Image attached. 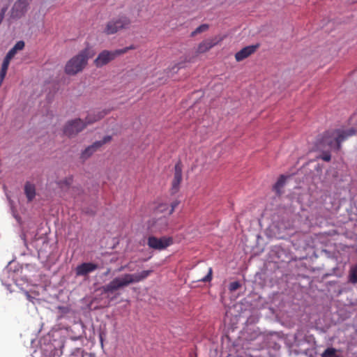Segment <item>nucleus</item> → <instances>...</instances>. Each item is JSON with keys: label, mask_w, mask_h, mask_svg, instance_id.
Segmentation results:
<instances>
[{"label": "nucleus", "mask_w": 357, "mask_h": 357, "mask_svg": "<svg viewBox=\"0 0 357 357\" xmlns=\"http://www.w3.org/2000/svg\"><path fill=\"white\" fill-rule=\"evenodd\" d=\"M95 54L96 52L93 47L86 46L67 61L64 68L65 73L68 75H75L82 72L86 66L89 59Z\"/></svg>", "instance_id": "nucleus-2"}, {"label": "nucleus", "mask_w": 357, "mask_h": 357, "mask_svg": "<svg viewBox=\"0 0 357 357\" xmlns=\"http://www.w3.org/2000/svg\"><path fill=\"white\" fill-rule=\"evenodd\" d=\"M132 45H130L114 51L103 50L99 53L97 58L94 60V64L97 68H101L114 60L117 56L126 53L129 50H132Z\"/></svg>", "instance_id": "nucleus-4"}, {"label": "nucleus", "mask_w": 357, "mask_h": 357, "mask_svg": "<svg viewBox=\"0 0 357 357\" xmlns=\"http://www.w3.org/2000/svg\"><path fill=\"white\" fill-rule=\"evenodd\" d=\"M112 139L111 136H105L103 137L102 140L95 142L91 146H89L86 147L81 154V158L83 160H86L89 158L91 155H93V153L97 151L100 147H102L104 144L106 143L110 142Z\"/></svg>", "instance_id": "nucleus-8"}, {"label": "nucleus", "mask_w": 357, "mask_h": 357, "mask_svg": "<svg viewBox=\"0 0 357 357\" xmlns=\"http://www.w3.org/2000/svg\"><path fill=\"white\" fill-rule=\"evenodd\" d=\"M321 356V357H341L337 354V350L333 347L327 348Z\"/></svg>", "instance_id": "nucleus-18"}, {"label": "nucleus", "mask_w": 357, "mask_h": 357, "mask_svg": "<svg viewBox=\"0 0 357 357\" xmlns=\"http://www.w3.org/2000/svg\"><path fill=\"white\" fill-rule=\"evenodd\" d=\"M6 73H7V71H2V70H1V72H0V86L1 85V84L3 82V80L4 79L6 75Z\"/></svg>", "instance_id": "nucleus-29"}, {"label": "nucleus", "mask_w": 357, "mask_h": 357, "mask_svg": "<svg viewBox=\"0 0 357 357\" xmlns=\"http://www.w3.org/2000/svg\"><path fill=\"white\" fill-rule=\"evenodd\" d=\"M323 160L328 162L331 159V155L329 152H324L320 157Z\"/></svg>", "instance_id": "nucleus-26"}, {"label": "nucleus", "mask_w": 357, "mask_h": 357, "mask_svg": "<svg viewBox=\"0 0 357 357\" xmlns=\"http://www.w3.org/2000/svg\"><path fill=\"white\" fill-rule=\"evenodd\" d=\"M167 218L163 216L156 220H153L150 224L149 228L153 232H161L167 229Z\"/></svg>", "instance_id": "nucleus-10"}, {"label": "nucleus", "mask_w": 357, "mask_h": 357, "mask_svg": "<svg viewBox=\"0 0 357 357\" xmlns=\"http://www.w3.org/2000/svg\"><path fill=\"white\" fill-rule=\"evenodd\" d=\"M98 268V265L93 263H82L75 269L77 276H85Z\"/></svg>", "instance_id": "nucleus-12"}, {"label": "nucleus", "mask_w": 357, "mask_h": 357, "mask_svg": "<svg viewBox=\"0 0 357 357\" xmlns=\"http://www.w3.org/2000/svg\"><path fill=\"white\" fill-rule=\"evenodd\" d=\"M16 52L13 49L11 48L8 52L7 53L8 55H9L10 57L13 58L15 56V55L16 54Z\"/></svg>", "instance_id": "nucleus-30"}, {"label": "nucleus", "mask_w": 357, "mask_h": 357, "mask_svg": "<svg viewBox=\"0 0 357 357\" xmlns=\"http://www.w3.org/2000/svg\"><path fill=\"white\" fill-rule=\"evenodd\" d=\"M24 47V43L22 40H20L16 43L13 49L17 52V50H22Z\"/></svg>", "instance_id": "nucleus-23"}, {"label": "nucleus", "mask_w": 357, "mask_h": 357, "mask_svg": "<svg viewBox=\"0 0 357 357\" xmlns=\"http://www.w3.org/2000/svg\"><path fill=\"white\" fill-rule=\"evenodd\" d=\"M134 281L133 275H126L112 280L109 283L103 287V291L106 294H113L116 291L126 287Z\"/></svg>", "instance_id": "nucleus-5"}, {"label": "nucleus", "mask_w": 357, "mask_h": 357, "mask_svg": "<svg viewBox=\"0 0 357 357\" xmlns=\"http://www.w3.org/2000/svg\"><path fill=\"white\" fill-rule=\"evenodd\" d=\"M103 116L104 114L99 112L93 119H91V116L89 115L86 118L85 121L80 119L68 121L63 127V133L70 137H74L83 130L88 124L97 121Z\"/></svg>", "instance_id": "nucleus-3"}, {"label": "nucleus", "mask_w": 357, "mask_h": 357, "mask_svg": "<svg viewBox=\"0 0 357 357\" xmlns=\"http://www.w3.org/2000/svg\"><path fill=\"white\" fill-rule=\"evenodd\" d=\"M286 178V176H284V175H281L278 180L277 181V182L275 183V184L274 185L273 188L278 193L280 192L281 188H282L283 186L284 185Z\"/></svg>", "instance_id": "nucleus-17"}, {"label": "nucleus", "mask_w": 357, "mask_h": 357, "mask_svg": "<svg viewBox=\"0 0 357 357\" xmlns=\"http://www.w3.org/2000/svg\"><path fill=\"white\" fill-rule=\"evenodd\" d=\"M153 256V252L148 248H144L142 250H138L137 257L139 260L147 261L150 259Z\"/></svg>", "instance_id": "nucleus-15"}, {"label": "nucleus", "mask_w": 357, "mask_h": 357, "mask_svg": "<svg viewBox=\"0 0 357 357\" xmlns=\"http://www.w3.org/2000/svg\"><path fill=\"white\" fill-rule=\"evenodd\" d=\"M241 287V283L238 281L232 282L229 284V289L230 291H234Z\"/></svg>", "instance_id": "nucleus-22"}, {"label": "nucleus", "mask_w": 357, "mask_h": 357, "mask_svg": "<svg viewBox=\"0 0 357 357\" xmlns=\"http://www.w3.org/2000/svg\"><path fill=\"white\" fill-rule=\"evenodd\" d=\"M9 64H10L9 62H7V61H4L3 60L1 70H2V71H7L8 68V66H9Z\"/></svg>", "instance_id": "nucleus-28"}, {"label": "nucleus", "mask_w": 357, "mask_h": 357, "mask_svg": "<svg viewBox=\"0 0 357 357\" xmlns=\"http://www.w3.org/2000/svg\"><path fill=\"white\" fill-rule=\"evenodd\" d=\"M130 24V20L124 15L109 21L105 28L104 33L107 35L114 34L119 30L127 28Z\"/></svg>", "instance_id": "nucleus-6"}, {"label": "nucleus", "mask_w": 357, "mask_h": 357, "mask_svg": "<svg viewBox=\"0 0 357 357\" xmlns=\"http://www.w3.org/2000/svg\"><path fill=\"white\" fill-rule=\"evenodd\" d=\"M24 193L29 202H31L36 196L35 185L29 182H26L24 185Z\"/></svg>", "instance_id": "nucleus-14"}, {"label": "nucleus", "mask_w": 357, "mask_h": 357, "mask_svg": "<svg viewBox=\"0 0 357 357\" xmlns=\"http://www.w3.org/2000/svg\"><path fill=\"white\" fill-rule=\"evenodd\" d=\"M355 135L356 130L354 128L328 130L318 140L317 147L319 149L328 147L331 150L338 151L341 149L342 142Z\"/></svg>", "instance_id": "nucleus-1"}, {"label": "nucleus", "mask_w": 357, "mask_h": 357, "mask_svg": "<svg viewBox=\"0 0 357 357\" xmlns=\"http://www.w3.org/2000/svg\"><path fill=\"white\" fill-rule=\"evenodd\" d=\"M182 181V167L181 162H178L174 166V175L172 183V193H176L179 190L180 183Z\"/></svg>", "instance_id": "nucleus-9"}, {"label": "nucleus", "mask_w": 357, "mask_h": 357, "mask_svg": "<svg viewBox=\"0 0 357 357\" xmlns=\"http://www.w3.org/2000/svg\"><path fill=\"white\" fill-rule=\"evenodd\" d=\"M13 58L10 57L9 55L6 54V56H5L4 58V61H7V62H10V60L12 59Z\"/></svg>", "instance_id": "nucleus-31"}, {"label": "nucleus", "mask_w": 357, "mask_h": 357, "mask_svg": "<svg viewBox=\"0 0 357 357\" xmlns=\"http://www.w3.org/2000/svg\"><path fill=\"white\" fill-rule=\"evenodd\" d=\"M218 41L215 39H207L202 41L197 47V53H204L217 45Z\"/></svg>", "instance_id": "nucleus-13"}, {"label": "nucleus", "mask_w": 357, "mask_h": 357, "mask_svg": "<svg viewBox=\"0 0 357 357\" xmlns=\"http://www.w3.org/2000/svg\"><path fill=\"white\" fill-rule=\"evenodd\" d=\"M258 47L259 45H249L243 47L235 54L236 61H241L248 58L251 54H254Z\"/></svg>", "instance_id": "nucleus-11"}, {"label": "nucleus", "mask_w": 357, "mask_h": 357, "mask_svg": "<svg viewBox=\"0 0 357 357\" xmlns=\"http://www.w3.org/2000/svg\"><path fill=\"white\" fill-rule=\"evenodd\" d=\"M168 205L167 204H160L157 207V211L161 213L166 211L168 209Z\"/></svg>", "instance_id": "nucleus-24"}, {"label": "nucleus", "mask_w": 357, "mask_h": 357, "mask_svg": "<svg viewBox=\"0 0 357 357\" xmlns=\"http://www.w3.org/2000/svg\"><path fill=\"white\" fill-rule=\"evenodd\" d=\"M357 133V130H356V134Z\"/></svg>", "instance_id": "nucleus-33"}, {"label": "nucleus", "mask_w": 357, "mask_h": 357, "mask_svg": "<svg viewBox=\"0 0 357 357\" xmlns=\"http://www.w3.org/2000/svg\"><path fill=\"white\" fill-rule=\"evenodd\" d=\"M178 204H179V202H178V201H174V202H172V203L171 204V208L169 209V212H168V214H169V215L172 214V213L174 212V211L175 208H176Z\"/></svg>", "instance_id": "nucleus-27"}, {"label": "nucleus", "mask_w": 357, "mask_h": 357, "mask_svg": "<svg viewBox=\"0 0 357 357\" xmlns=\"http://www.w3.org/2000/svg\"><path fill=\"white\" fill-rule=\"evenodd\" d=\"M151 273H152L151 270H146V271H143L137 275L135 274V282L145 279L146 278H147L149 275V274Z\"/></svg>", "instance_id": "nucleus-19"}, {"label": "nucleus", "mask_w": 357, "mask_h": 357, "mask_svg": "<svg viewBox=\"0 0 357 357\" xmlns=\"http://www.w3.org/2000/svg\"><path fill=\"white\" fill-rule=\"evenodd\" d=\"M295 337H296V338H297V337H298V333L295 334Z\"/></svg>", "instance_id": "nucleus-32"}, {"label": "nucleus", "mask_w": 357, "mask_h": 357, "mask_svg": "<svg viewBox=\"0 0 357 357\" xmlns=\"http://www.w3.org/2000/svg\"><path fill=\"white\" fill-rule=\"evenodd\" d=\"M172 238L167 236L157 238L154 236H150L147 238L148 247L151 250L153 249L158 251L165 250L167 247L172 245Z\"/></svg>", "instance_id": "nucleus-7"}, {"label": "nucleus", "mask_w": 357, "mask_h": 357, "mask_svg": "<svg viewBox=\"0 0 357 357\" xmlns=\"http://www.w3.org/2000/svg\"><path fill=\"white\" fill-rule=\"evenodd\" d=\"M208 29V25L206 24H203L199 26L191 33V36H195V35L200 33L202 32L206 31Z\"/></svg>", "instance_id": "nucleus-20"}, {"label": "nucleus", "mask_w": 357, "mask_h": 357, "mask_svg": "<svg viewBox=\"0 0 357 357\" xmlns=\"http://www.w3.org/2000/svg\"><path fill=\"white\" fill-rule=\"evenodd\" d=\"M349 280L353 284L357 283V265L353 266L350 268L349 272Z\"/></svg>", "instance_id": "nucleus-16"}, {"label": "nucleus", "mask_w": 357, "mask_h": 357, "mask_svg": "<svg viewBox=\"0 0 357 357\" xmlns=\"http://www.w3.org/2000/svg\"><path fill=\"white\" fill-rule=\"evenodd\" d=\"M212 273H213L212 268H209L207 275L205 277L200 279L199 281H202L204 282H210L212 279Z\"/></svg>", "instance_id": "nucleus-21"}, {"label": "nucleus", "mask_w": 357, "mask_h": 357, "mask_svg": "<svg viewBox=\"0 0 357 357\" xmlns=\"http://www.w3.org/2000/svg\"><path fill=\"white\" fill-rule=\"evenodd\" d=\"M185 61H181L177 63H175L174 66L172 68V70L176 69V70L183 68L185 67Z\"/></svg>", "instance_id": "nucleus-25"}]
</instances>
